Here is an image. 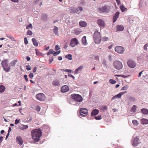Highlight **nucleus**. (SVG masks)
Instances as JSON below:
<instances>
[{
    "mask_svg": "<svg viewBox=\"0 0 148 148\" xmlns=\"http://www.w3.org/2000/svg\"><path fill=\"white\" fill-rule=\"evenodd\" d=\"M31 134L33 139L36 142H38L42 135V132L39 129H36L32 131Z\"/></svg>",
    "mask_w": 148,
    "mask_h": 148,
    "instance_id": "f257e3e1",
    "label": "nucleus"
},
{
    "mask_svg": "<svg viewBox=\"0 0 148 148\" xmlns=\"http://www.w3.org/2000/svg\"><path fill=\"white\" fill-rule=\"evenodd\" d=\"M8 60L4 59L1 62V65L3 70L6 72H8L10 70V67L8 66Z\"/></svg>",
    "mask_w": 148,
    "mask_h": 148,
    "instance_id": "f03ea898",
    "label": "nucleus"
},
{
    "mask_svg": "<svg viewBox=\"0 0 148 148\" xmlns=\"http://www.w3.org/2000/svg\"><path fill=\"white\" fill-rule=\"evenodd\" d=\"M93 38L95 43L99 44L101 41V37L100 33L97 31H95L93 35Z\"/></svg>",
    "mask_w": 148,
    "mask_h": 148,
    "instance_id": "7ed1b4c3",
    "label": "nucleus"
},
{
    "mask_svg": "<svg viewBox=\"0 0 148 148\" xmlns=\"http://www.w3.org/2000/svg\"><path fill=\"white\" fill-rule=\"evenodd\" d=\"M71 97L73 101L76 102H80L82 101L83 98L79 94H73L71 95Z\"/></svg>",
    "mask_w": 148,
    "mask_h": 148,
    "instance_id": "20e7f679",
    "label": "nucleus"
},
{
    "mask_svg": "<svg viewBox=\"0 0 148 148\" xmlns=\"http://www.w3.org/2000/svg\"><path fill=\"white\" fill-rule=\"evenodd\" d=\"M113 66L116 69L120 70L122 69L123 67V65L122 63L118 60H115L113 63Z\"/></svg>",
    "mask_w": 148,
    "mask_h": 148,
    "instance_id": "39448f33",
    "label": "nucleus"
},
{
    "mask_svg": "<svg viewBox=\"0 0 148 148\" xmlns=\"http://www.w3.org/2000/svg\"><path fill=\"white\" fill-rule=\"evenodd\" d=\"M140 143V140L138 136L135 137H133L132 140V143L133 146L134 147L137 146L138 144Z\"/></svg>",
    "mask_w": 148,
    "mask_h": 148,
    "instance_id": "423d86ee",
    "label": "nucleus"
},
{
    "mask_svg": "<svg viewBox=\"0 0 148 148\" xmlns=\"http://www.w3.org/2000/svg\"><path fill=\"white\" fill-rule=\"evenodd\" d=\"M88 110L85 108H81L79 110V117H85L88 114Z\"/></svg>",
    "mask_w": 148,
    "mask_h": 148,
    "instance_id": "0eeeda50",
    "label": "nucleus"
},
{
    "mask_svg": "<svg viewBox=\"0 0 148 148\" xmlns=\"http://www.w3.org/2000/svg\"><path fill=\"white\" fill-rule=\"evenodd\" d=\"M124 49L123 47L121 46L116 47L115 48V51L116 52L119 54H122L124 51Z\"/></svg>",
    "mask_w": 148,
    "mask_h": 148,
    "instance_id": "6e6552de",
    "label": "nucleus"
},
{
    "mask_svg": "<svg viewBox=\"0 0 148 148\" xmlns=\"http://www.w3.org/2000/svg\"><path fill=\"white\" fill-rule=\"evenodd\" d=\"M37 99L40 101H44L45 99V96L44 94L42 93H39L36 95Z\"/></svg>",
    "mask_w": 148,
    "mask_h": 148,
    "instance_id": "1a4fd4ad",
    "label": "nucleus"
},
{
    "mask_svg": "<svg viewBox=\"0 0 148 148\" xmlns=\"http://www.w3.org/2000/svg\"><path fill=\"white\" fill-rule=\"evenodd\" d=\"M127 64L130 68H133L136 66V63L135 62L132 60H130L127 62Z\"/></svg>",
    "mask_w": 148,
    "mask_h": 148,
    "instance_id": "9d476101",
    "label": "nucleus"
},
{
    "mask_svg": "<svg viewBox=\"0 0 148 148\" xmlns=\"http://www.w3.org/2000/svg\"><path fill=\"white\" fill-rule=\"evenodd\" d=\"M78 44V41L77 38H73L71 39L70 42V45L71 47H74Z\"/></svg>",
    "mask_w": 148,
    "mask_h": 148,
    "instance_id": "9b49d317",
    "label": "nucleus"
},
{
    "mask_svg": "<svg viewBox=\"0 0 148 148\" xmlns=\"http://www.w3.org/2000/svg\"><path fill=\"white\" fill-rule=\"evenodd\" d=\"M16 143L20 145L21 146L23 144V141L20 136H18L16 137Z\"/></svg>",
    "mask_w": 148,
    "mask_h": 148,
    "instance_id": "f8f14e48",
    "label": "nucleus"
},
{
    "mask_svg": "<svg viewBox=\"0 0 148 148\" xmlns=\"http://www.w3.org/2000/svg\"><path fill=\"white\" fill-rule=\"evenodd\" d=\"M107 7L106 6H104L99 8L98 10L100 12L104 13L107 12Z\"/></svg>",
    "mask_w": 148,
    "mask_h": 148,
    "instance_id": "ddd939ff",
    "label": "nucleus"
},
{
    "mask_svg": "<svg viewBox=\"0 0 148 148\" xmlns=\"http://www.w3.org/2000/svg\"><path fill=\"white\" fill-rule=\"evenodd\" d=\"M69 89V87L66 85L62 86L61 88V91L62 92H67Z\"/></svg>",
    "mask_w": 148,
    "mask_h": 148,
    "instance_id": "4468645a",
    "label": "nucleus"
},
{
    "mask_svg": "<svg viewBox=\"0 0 148 148\" xmlns=\"http://www.w3.org/2000/svg\"><path fill=\"white\" fill-rule=\"evenodd\" d=\"M98 25L100 27H103L105 26V23L101 19H98L97 21Z\"/></svg>",
    "mask_w": 148,
    "mask_h": 148,
    "instance_id": "2eb2a0df",
    "label": "nucleus"
},
{
    "mask_svg": "<svg viewBox=\"0 0 148 148\" xmlns=\"http://www.w3.org/2000/svg\"><path fill=\"white\" fill-rule=\"evenodd\" d=\"M83 68V66H80L79 67L76 69L74 71V73L75 74H77L79 73L82 70Z\"/></svg>",
    "mask_w": 148,
    "mask_h": 148,
    "instance_id": "dca6fc26",
    "label": "nucleus"
},
{
    "mask_svg": "<svg viewBox=\"0 0 148 148\" xmlns=\"http://www.w3.org/2000/svg\"><path fill=\"white\" fill-rule=\"evenodd\" d=\"M119 12H117L115 13V14L113 17V23H114L116 21L119 16Z\"/></svg>",
    "mask_w": 148,
    "mask_h": 148,
    "instance_id": "f3484780",
    "label": "nucleus"
},
{
    "mask_svg": "<svg viewBox=\"0 0 148 148\" xmlns=\"http://www.w3.org/2000/svg\"><path fill=\"white\" fill-rule=\"evenodd\" d=\"M99 112V111L98 110L95 109L93 110L91 113V116L97 115Z\"/></svg>",
    "mask_w": 148,
    "mask_h": 148,
    "instance_id": "a211bd4d",
    "label": "nucleus"
},
{
    "mask_svg": "<svg viewBox=\"0 0 148 148\" xmlns=\"http://www.w3.org/2000/svg\"><path fill=\"white\" fill-rule=\"evenodd\" d=\"M79 25L81 27H85L87 26V23L85 21H81L79 23Z\"/></svg>",
    "mask_w": 148,
    "mask_h": 148,
    "instance_id": "6ab92c4d",
    "label": "nucleus"
},
{
    "mask_svg": "<svg viewBox=\"0 0 148 148\" xmlns=\"http://www.w3.org/2000/svg\"><path fill=\"white\" fill-rule=\"evenodd\" d=\"M117 31H122L124 29L123 26L121 25H117L116 27Z\"/></svg>",
    "mask_w": 148,
    "mask_h": 148,
    "instance_id": "aec40b11",
    "label": "nucleus"
},
{
    "mask_svg": "<svg viewBox=\"0 0 148 148\" xmlns=\"http://www.w3.org/2000/svg\"><path fill=\"white\" fill-rule=\"evenodd\" d=\"M141 123L143 125L147 124H148V120L145 119H142L141 120Z\"/></svg>",
    "mask_w": 148,
    "mask_h": 148,
    "instance_id": "412c9836",
    "label": "nucleus"
},
{
    "mask_svg": "<svg viewBox=\"0 0 148 148\" xmlns=\"http://www.w3.org/2000/svg\"><path fill=\"white\" fill-rule=\"evenodd\" d=\"M141 112L144 114H148V110L146 108H143L141 110Z\"/></svg>",
    "mask_w": 148,
    "mask_h": 148,
    "instance_id": "4be33fe9",
    "label": "nucleus"
},
{
    "mask_svg": "<svg viewBox=\"0 0 148 148\" xmlns=\"http://www.w3.org/2000/svg\"><path fill=\"white\" fill-rule=\"evenodd\" d=\"M52 84L53 86H58L60 85V84L59 81L58 80L53 81L52 83Z\"/></svg>",
    "mask_w": 148,
    "mask_h": 148,
    "instance_id": "5701e85b",
    "label": "nucleus"
},
{
    "mask_svg": "<svg viewBox=\"0 0 148 148\" xmlns=\"http://www.w3.org/2000/svg\"><path fill=\"white\" fill-rule=\"evenodd\" d=\"M32 41L34 45L35 46H37L38 45V43L37 40L34 38H33L32 39Z\"/></svg>",
    "mask_w": 148,
    "mask_h": 148,
    "instance_id": "b1692460",
    "label": "nucleus"
},
{
    "mask_svg": "<svg viewBox=\"0 0 148 148\" xmlns=\"http://www.w3.org/2000/svg\"><path fill=\"white\" fill-rule=\"evenodd\" d=\"M17 62V60H14L12 61L10 63L11 66H12L14 67L15 64Z\"/></svg>",
    "mask_w": 148,
    "mask_h": 148,
    "instance_id": "393cba45",
    "label": "nucleus"
},
{
    "mask_svg": "<svg viewBox=\"0 0 148 148\" xmlns=\"http://www.w3.org/2000/svg\"><path fill=\"white\" fill-rule=\"evenodd\" d=\"M28 127L27 125H21V126H19V128L21 130H23L26 129Z\"/></svg>",
    "mask_w": 148,
    "mask_h": 148,
    "instance_id": "a878e982",
    "label": "nucleus"
},
{
    "mask_svg": "<svg viewBox=\"0 0 148 148\" xmlns=\"http://www.w3.org/2000/svg\"><path fill=\"white\" fill-rule=\"evenodd\" d=\"M136 105H133L131 108V111L132 112L135 113L136 112Z\"/></svg>",
    "mask_w": 148,
    "mask_h": 148,
    "instance_id": "bb28decb",
    "label": "nucleus"
},
{
    "mask_svg": "<svg viewBox=\"0 0 148 148\" xmlns=\"http://www.w3.org/2000/svg\"><path fill=\"white\" fill-rule=\"evenodd\" d=\"M129 100L131 102H134L136 101V99L133 97H130L128 98Z\"/></svg>",
    "mask_w": 148,
    "mask_h": 148,
    "instance_id": "cd10ccee",
    "label": "nucleus"
},
{
    "mask_svg": "<svg viewBox=\"0 0 148 148\" xmlns=\"http://www.w3.org/2000/svg\"><path fill=\"white\" fill-rule=\"evenodd\" d=\"M86 38V36H84L82 38V42L84 45H86L87 43Z\"/></svg>",
    "mask_w": 148,
    "mask_h": 148,
    "instance_id": "c85d7f7f",
    "label": "nucleus"
},
{
    "mask_svg": "<svg viewBox=\"0 0 148 148\" xmlns=\"http://www.w3.org/2000/svg\"><path fill=\"white\" fill-rule=\"evenodd\" d=\"M58 28L57 27L55 26L54 27L53 32L56 35H57L58 34Z\"/></svg>",
    "mask_w": 148,
    "mask_h": 148,
    "instance_id": "c756f323",
    "label": "nucleus"
},
{
    "mask_svg": "<svg viewBox=\"0 0 148 148\" xmlns=\"http://www.w3.org/2000/svg\"><path fill=\"white\" fill-rule=\"evenodd\" d=\"M5 88L3 86L1 85L0 86V92H2L4 91Z\"/></svg>",
    "mask_w": 148,
    "mask_h": 148,
    "instance_id": "7c9ffc66",
    "label": "nucleus"
},
{
    "mask_svg": "<svg viewBox=\"0 0 148 148\" xmlns=\"http://www.w3.org/2000/svg\"><path fill=\"white\" fill-rule=\"evenodd\" d=\"M65 58L68 59L69 60H71L72 59V55L70 54H69L65 56Z\"/></svg>",
    "mask_w": 148,
    "mask_h": 148,
    "instance_id": "2f4dec72",
    "label": "nucleus"
},
{
    "mask_svg": "<svg viewBox=\"0 0 148 148\" xmlns=\"http://www.w3.org/2000/svg\"><path fill=\"white\" fill-rule=\"evenodd\" d=\"M133 124L135 126H137L138 124V123L137 120H133L132 121Z\"/></svg>",
    "mask_w": 148,
    "mask_h": 148,
    "instance_id": "473e14b6",
    "label": "nucleus"
},
{
    "mask_svg": "<svg viewBox=\"0 0 148 148\" xmlns=\"http://www.w3.org/2000/svg\"><path fill=\"white\" fill-rule=\"evenodd\" d=\"M120 8L122 11V12H124L125 10H127V8H125L124 6V5L122 4L120 6Z\"/></svg>",
    "mask_w": 148,
    "mask_h": 148,
    "instance_id": "72a5a7b5",
    "label": "nucleus"
},
{
    "mask_svg": "<svg viewBox=\"0 0 148 148\" xmlns=\"http://www.w3.org/2000/svg\"><path fill=\"white\" fill-rule=\"evenodd\" d=\"M54 52V51L53 49H50L49 50V51L47 53V56H49L50 55L51 53L53 55Z\"/></svg>",
    "mask_w": 148,
    "mask_h": 148,
    "instance_id": "f704fd0d",
    "label": "nucleus"
},
{
    "mask_svg": "<svg viewBox=\"0 0 148 148\" xmlns=\"http://www.w3.org/2000/svg\"><path fill=\"white\" fill-rule=\"evenodd\" d=\"M36 54L38 56H42L43 55V54L42 53H41L39 51H38L37 49H36Z\"/></svg>",
    "mask_w": 148,
    "mask_h": 148,
    "instance_id": "c9c22d12",
    "label": "nucleus"
},
{
    "mask_svg": "<svg viewBox=\"0 0 148 148\" xmlns=\"http://www.w3.org/2000/svg\"><path fill=\"white\" fill-rule=\"evenodd\" d=\"M26 27V29H32L33 27L31 23H30L29 25H27Z\"/></svg>",
    "mask_w": 148,
    "mask_h": 148,
    "instance_id": "e433bc0d",
    "label": "nucleus"
},
{
    "mask_svg": "<svg viewBox=\"0 0 148 148\" xmlns=\"http://www.w3.org/2000/svg\"><path fill=\"white\" fill-rule=\"evenodd\" d=\"M128 88L129 86L128 85H126L124 86V87H122L121 89V90H126L128 89Z\"/></svg>",
    "mask_w": 148,
    "mask_h": 148,
    "instance_id": "4c0bfd02",
    "label": "nucleus"
},
{
    "mask_svg": "<svg viewBox=\"0 0 148 148\" xmlns=\"http://www.w3.org/2000/svg\"><path fill=\"white\" fill-rule=\"evenodd\" d=\"M109 39L108 37L104 36L102 38L101 40L103 41H107Z\"/></svg>",
    "mask_w": 148,
    "mask_h": 148,
    "instance_id": "58836bf2",
    "label": "nucleus"
},
{
    "mask_svg": "<svg viewBox=\"0 0 148 148\" xmlns=\"http://www.w3.org/2000/svg\"><path fill=\"white\" fill-rule=\"evenodd\" d=\"M61 52V51L60 50H59V51H56V52H54L53 53V55L54 56H56L57 55L59 54Z\"/></svg>",
    "mask_w": 148,
    "mask_h": 148,
    "instance_id": "ea45409f",
    "label": "nucleus"
},
{
    "mask_svg": "<svg viewBox=\"0 0 148 148\" xmlns=\"http://www.w3.org/2000/svg\"><path fill=\"white\" fill-rule=\"evenodd\" d=\"M109 82L112 84H114L116 83V81L113 79H110L109 80Z\"/></svg>",
    "mask_w": 148,
    "mask_h": 148,
    "instance_id": "a19ab883",
    "label": "nucleus"
},
{
    "mask_svg": "<svg viewBox=\"0 0 148 148\" xmlns=\"http://www.w3.org/2000/svg\"><path fill=\"white\" fill-rule=\"evenodd\" d=\"M36 110L37 112H40V107L39 106H37L36 107Z\"/></svg>",
    "mask_w": 148,
    "mask_h": 148,
    "instance_id": "79ce46f5",
    "label": "nucleus"
},
{
    "mask_svg": "<svg viewBox=\"0 0 148 148\" xmlns=\"http://www.w3.org/2000/svg\"><path fill=\"white\" fill-rule=\"evenodd\" d=\"M148 47V44L147 43L145 44L143 47L145 51H147V47Z\"/></svg>",
    "mask_w": 148,
    "mask_h": 148,
    "instance_id": "37998d69",
    "label": "nucleus"
},
{
    "mask_svg": "<svg viewBox=\"0 0 148 148\" xmlns=\"http://www.w3.org/2000/svg\"><path fill=\"white\" fill-rule=\"evenodd\" d=\"M95 119L97 120H99L101 119V116H95Z\"/></svg>",
    "mask_w": 148,
    "mask_h": 148,
    "instance_id": "c03bdc74",
    "label": "nucleus"
},
{
    "mask_svg": "<svg viewBox=\"0 0 148 148\" xmlns=\"http://www.w3.org/2000/svg\"><path fill=\"white\" fill-rule=\"evenodd\" d=\"M59 49H60V48L59 47V45H56L55 47V50L58 51Z\"/></svg>",
    "mask_w": 148,
    "mask_h": 148,
    "instance_id": "a18cd8bd",
    "label": "nucleus"
},
{
    "mask_svg": "<svg viewBox=\"0 0 148 148\" xmlns=\"http://www.w3.org/2000/svg\"><path fill=\"white\" fill-rule=\"evenodd\" d=\"M27 35H31L33 34L32 32L31 31L29 30L27 31Z\"/></svg>",
    "mask_w": 148,
    "mask_h": 148,
    "instance_id": "49530a36",
    "label": "nucleus"
},
{
    "mask_svg": "<svg viewBox=\"0 0 148 148\" xmlns=\"http://www.w3.org/2000/svg\"><path fill=\"white\" fill-rule=\"evenodd\" d=\"M73 11L74 12L77 14H79V12L78 9L76 8H74L73 9Z\"/></svg>",
    "mask_w": 148,
    "mask_h": 148,
    "instance_id": "de8ad7c7",
    "label": "nucleus"
},
{
    "mask_svg": "<svg viewBox=\"0 0 148 148\" xmlns=\"http://www.w3.org/2000/svg\"><path fill=\"white\" fill-rule=\"evenodd\" d=\"M7 37L10 38L12 41H15L14 38L12 36H7Z\"/></svg>",
    "mask_w": 148,
    "mask_h": 148,
    "instance_id": "09e8293b",
    "label": "nucleus"
},
{
    "mask_svg": "<svg viewBox=\"0 0 148 148\" xmlns=\"http://www.w3.org/2000/svg\"><path fill=\"white\" fill-rule=\"evenodd\" d=\"M122 96L120 92L119 93L116 95V96L118 98H120Z\"/></svg>",
    "mask_w": 148,
    "mask_h": 148,
    "instance_id": "8fccbe9b",
    "label": "nucleus"
},
{
    "mask_svg": "<svg viewBox=\"0 0 148 148\" xmlns=\"http://www.w3.org/2000/svg\"><path fill=\"white\" fill-rule=\"evenodd\" d=\"M43 128L44 129H48V131L49 130V128L48 126L47 125H45L43 126Z\"/></svg>",
    "mask_w": 148,
    "mask_h": 148,
    "instance_id": "3c124183",
    "label": "nucleus"
},
{
    "mask_svg": "<svg viewBox=\"0 0 148 148\" xmlns=\"http://www.w3.org/2000/svg\"><path fill=\"white\" fill-rule=\"evenodd\" d=\"M26 68L27 71H30L31 70V68L29 65L26 66Z\"/></svg>",
    "mask_w": 148,
    "mask_h": 148,
    "instance_id": "603ef678",
    "label": "nucleus"
},
{
    "mask_svg": "<svg viewBox=\"0 0 148 148\" xmlns=\"http://www.w3.org/2000/svg\"><path fill=\"white\" fill-rule=\"evenodd\" d=\"M24 42L25 45H27L28 44V41L27 40V38L26 37H25L24 38Z\"/></svg>",
    "mask_w": 148,
    "mask_h": 148,
    "instance_id": "864d4df0",
    "label": "nucleus"
},
{
    "mask_svg": "<svg viewBox=\"0 0 148 148\" xmlns=\"http://www.w3.org/2000/svg\"><path fill=\"white\" fill-rule=\"evenodd\" d=\"M85 2L84 1V0H82L80 1V4L82 5H83L85 4Z\"/></svg>",
    "mask_w": 148,
    "mask_h": 148,
    "instance_id": "5fc2aeb1",
    "label": "nucleus"
},
{
    "mask_svg": "<svg viewBox=\"0 0 148 148\" xmlns=\"http://www.w3.org/2000/svg\"><path fill=\"white\" fill-rule=\"evenodd\" d=\"M29 76L31 79H32L33 77V73H30L29 75Z\"/></svg>",
    "mask_w": 148,
    "mask_h": 148,
    "instance_id": "6e6d98bb",
    "label": "nucleus"
},
{
    "mask_svg": "<svg viewBox=\"0 0 148 148\" xmlns=\"http://www.w3.org/2000/svg\"><path fill=\"white\" fill-rule=\"evenodd\" d=\"M53 59L52 57L50 58L49 60V63L50 64L53 61Z\"/></svg>",
    "mask_w": 148,
    "mask_h": 148,
    "instance_id": "4d7b16f0",
    "label": "nucleus"
},
{
    "mask_svg": "<svg viewBox=\"0 0 148 148\" xmlns=\"http://www.w3.org/2000/svg\"><path fill=\"white\" fill-rule=\"evenodd\" d=\"M27 77V75H24V78H25V81L26 82H27L28 81V79Z\"/></svg>",
    "mask_w": 148,
    "mask_h": 148,
    "instance_id": "13d9d810",
    "label": "nucleus"
},
{
    "mask_svg": "<svg viewBox=\"0 0 148 148\" xmlns=\"http://www.w3.org/2000/svg\"><path fill=\"white\" fill-rule=\"evenodd\" d=\"M19 121H20V120H18L17 119H16L15 120V124L16 125L17 124H18L19 122Z\"/></svg>",
    "mask_w": 148,
    "mask_h": 148,
    "instance_id": "bf43d9fd",
    "label": "nucleus"
},
{
    "mask_svg": "<svg viewBox=\"0 0 148 148\" xmlns=\"http://www.w3.org/2000/svg\"><path fill=\"white\" fill-rule=\"evenodd\" d=\"M112 56L110 54L108 56V57L109 58V60L110 61H111L112 60Z\"/></svg>",
    "mask_w": 148,
    "mask_h": 148,
    "instance_id": "052dcab7",
    "label": "nucleus"
},
{
    "mask_svg": "<svg viewBox=\"0 0 148 148\" xmlns=\"http://www.w3.org/2000/svg\"><path fill=\"white\" fill-rule=\"evenodd\" d=\"M37 70V67L36 66H35L33 69V73H35Z\"/></svg>",
    "mask_w": 148,
    "mask_h": 148,
    "instance_id": "680f3d73",
    "label": "nucleus"
},
{
    "mask_svg": "<svg viewBox=\"0 0 148 148\" xmlns=\"http://www.w3.org/2000/svg\"><path fill=\"white\" fill-rule=\"evenodd\" d=\"M78 9L79 10V11H83V8H82L81 6H79L78 7Z\"/></svg>",
    "mask_w": 148,
    "mask_h": 148,
    "instance_id": "e2e57ef3",
    "label": "nucleus"
},
{
    "mask_svg": "<svg viewBox=\"0 0 148 148\" xmlns=\"http://www.w3.org/2000/svg\"><path fill=\"white\" fill-rule=\"evenodd\" d=\"M66 72H67L68 73H72L73 72V71L71 69H67L66 70Z\"/></svg>",
    "mask_w": 148,
    "mask_h": 148,
    "instance_id": "0e129e2a",
    "label": "nucleus"
},
{
    "mask_svg": "<svg viewBox=\"0 0 148 148\" xmlns=\"http://www.w3.org/2000/svg\"><path fill=\"white\" fill-rule=\"evenodd\" d=\"M116 2L119 5L121 4V2L120 0H115Z\"/></svg>",
    "mask_w": 148,
    "mask_h": 148,
    "instance_id": "69168bd1",
    "label": "nucleus"
},
{
    "mask_svg": "<svg viewBox=\"0 0 148 148\" xmlns=\"http://www.w3.org/2000/svg\"><path fill=\"white\" fill-rule=\"evenodd\" d=\"M68 76L69 77H71L73 79H74L75 78L71 74H69Z\"/></svg>",
    "mask_w": 148,
    "mask_h": 148,
    "instance_id": "338daca9",
    "label": "nucleus"
},
{
    "mask_svg": "<svg viewBox=\"0 0 148 148\" xmlns=\"http://www.w3.org/2000/svg\"><path fill=\"white\" fill-rule=\"evenodd\" d=\"M95 60H99V57L98 56H97L95 57Z\"/></svg>",
    "mask_w": 148,
    "mask_h": 148,
    "instance_id": "774afa93",
    "label": "nucleus"
}]
</instances>
